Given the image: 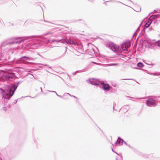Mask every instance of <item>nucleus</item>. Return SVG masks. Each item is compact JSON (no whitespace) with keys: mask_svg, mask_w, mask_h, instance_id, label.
<instances>
[{"mask_svg":"<svg viewBox=\"0 0 160 160\" xmlns=\"http://www.w3.org/2000/svg\"><path fill=\"white\" fill-rule=\"evenodd\" d=\"M132 80V79H122V80Z\"/></svg>","mask_w":160,"mask_h":160,"instance_id":"a878e982","label":"nucleus"},{"mask_svg":"<svg viewBox=\"0 0 160 160\" xmlns=\"http://www.w3.org/2000/svg\"><path fill=\"white\" fill-rule=\"evenodd\" d=\"M71 97H74L75 98H77V97L76 96H73V95H72V96H71Z\"/></svg>","mask_w":160,"mask_h":160,"instance_id":"cd10ccee","label":"nucleus"},{"mask_svg":"<svg viewBox=\"0 0 160 160\" xmlns=\"http://www.w3.org/2000/svg\"><path fill=\"white\" fill-rule=\"evenodd\" d=\"M99 87L105 91H109L112 87L108 83H105L104 81H101L99 85Z\"/></svg>","mask_w":160,"mask_h":160,"instance_id":"423d86ee","label":"nucleus"},{"mask_svg":"<svg viewBox=\"0 0 160 160\" xmlns=\"http://www.w3.org/2000/svg\"><path fill=\"white\" fill-rule=\"evenodd\" d=\"M39 64L40 65H44V66H48V65L47 64H41V63H39Z\"/></svg>","mask_w":160,"mask_h":160,"instance_id":"5701e85b","label":"nucleus"},{"mask_svg":"<svg viewBox=\"0 0 160 160\" xmlns=\"http://www.w3.org/2000/svg\"><path fill=\"white\" fill-rule=\"evenodd\" d=\"M123 142L126 145H128V144L127 143V142H124V141Z\"/></svg>","mask_w":160,"mask_h":160,"instance_id":"bb28decb","label":"nucleus"},{"mask_svg":"<svg viewBox=\"0 0 160 160\" xmlns=\"http://www.w3.org/2000/svg\"><path fill=\"white\" fill-rule=\"evenodd\" d=\"M56 95L58 96V95H59L57 93H56Z\"/></svg>","mask_w":160,"mask_h":160,"instance_id":"4c0bfd02","label":"nucleus"},{"mask_svg":"<svg viewBox=\"0 0 160 160\" xmlns=\"http://www.w3.org/2000/svg\"><path fill=\"white\" fill-rule=\"evenodd\" d=\"M118 63H114V64H113V65H118Z\"/></svg>","mask_w":160,"mask_h":160,"instance_id":"c85d7f7f","label":"nucleus"},{"mask_svg":"<svg viewBox=\"0 0 160 160\" xmlns=\"http://www.w3.org/2000/svg\"><path fill=\"white\" fill-rule=\"evenodd\" d=\"M88 80L90 84L95 86L98 85L99 86L101 82L99 80L94 78H89Z\"/></svg>","mask_w":160,"mask_h":160,"instance_id":"6e6552de","label":"nucleus"},{"mask_svg":"<svg viewBox=\"0 0 160 160\" xmlns=\"http://www.w3.org/2000/svg\"><path fill=\"white\" fill-rule=\"evenodd\" d=\"M53 92H54V93H57V92H56L54 91H53Z\"/></svg>","mask_w":160,"mask_h":160,"instance_id":"473e14b6","label":"nucleus"},{"mask_svg":"<svg viewBox=\"0 0 160 160\" xmlns=\"http://www.w3.org/2000/svg\"><path fill=\"white\" fill-rule=\"evenodd\" d=\"M123 140L119 137L115 144H116L117 142H118L119 145H121L123 143Z\"/></svg>","mask_w":160,"mask_h":160,"instance_id":"f8f14e48","label":"nucleus"},{"mask_svg":"<svg viewBox=\"0 0 160 160\" xmlns=\"http://www.w3.org/2000/svg\"><path fill=\"white\" fill-rule=\"evenodd\" d=\"M128 45L126 44H123L121 46V48L122 50L123 51H128Z\"/></svg>","mask_w":160,"mask_h":160,"instance_id":"ddd939ff","label":"nucleus"},{"mask_svg":"<svg viewBox=\"0 0 160 160\" xmlns=\"http://www.w3.org/2000/svg\"><path fill=\"white\" fill-rule=\"evenodd\" d=\"M152 12H151V13H150L148 15H149L150 14L152 13Z\"/></svg>","mask_w":160,"mask_h":160,"instance_id":"72a5a7b5","label":"nucleus"},{"mask_svg":"<svg viewBox=\"0 0 160 160\" xmlns=\"http://www.w3.org/2000/svg\"><path fill=\"white\" fill-rule=\"evenodd\" d=\"M156 45H157L158 46L160 47V40H158L157 41L156 43Z\"/></svg>","mask_w":160,"mask_h":160,"instance_id":"aec40b11","label":"nucleus"},{"mask_svg":"<svg viewBox=\"0 0 160 160\" xmlns=\"http://www.w3.org/2000/svg\"><path fill=\"white\" fill-rule=\"evenodd\" d=\"M139 27H138V28L137 29V30H136V31H137L138 30V29H139Z\"/></svg>","mask_w":160,"mask_h":160,"instance_id":"c9c22d12","label":"nucleus"},{"mask_svg":"<svg viewBox=\"0 0 160 160\" xmlns=\"http://www.w3.org/2000/svg\"><path fill=\"white\" fill-rule=\"evenodd\" d=\"M58 97H60V98H63V97L62 96H61V95H58Z\"/></svg>","mask_w":160,"mask_h":160,"instance_id":"393cba45","label":"nucleus"},{"mask_svg":"<svg viewBox=\"0 0 160 160\" xmlns=\"http://www.w3.org/2000/svg\"><path fill=\"white\" fill-rule=\"evenodd\" d=\"M127 146H129V147H131V148H132V147H130L129 145L128 144V145H127Z\"/></svg>","mask_w":160,"mask_h":160,"instance_id":"2f4dec72","label":"nucleus"},{"mask_svg":"<svg viewBox=\"0 0 160 160\" xmlns=\"http://www.w3.org/2000/svg\"><path fill=\"white\" fill-rule=\"evenodd\" d=\"M152 22V21H148L144 25V28H148Z\"/></svg>","mask_w":160,"mask_h":160,"instance_id":"2eb2a0df","label":"nucleus"},{"mask_svg":"<svg viewBox=\"0 0 160 160\" xmlns=\"http://www.w3.org/2000/svg\"><path fill=\"white\" fill-rule=\"evenodd\" d=\"M11 105L10 104L8 105L7 106H5L3 108V109L4 111H6L10 108Z\"/></svg>","mask_w":160,"mask_h":160,"instance_id":"f3484780","label":"nucleus"},{"mask_svg":"<svg viewBox=\"0 0 160 160\" xmlns=\"http://www.w3.org/2000/svg\"><path fill=\"white\" fill-rule=\"evenodd\" d=\"M48 92H53V91H49V90H48Z\"/></svg>","mask_w":160,"mask_h":160,"instance_id":"c756f323","label":"nucleus"},{"mask_svg":"<svg viewBox=\"0 0 160 160\" xmlns=\"http://www.w3.org/2000/svg\"><path fill=\"white\" fill-rule=\"evenodd\" d=\"M40 89H41V90H42V88L41 87L40 88Z\"/></svg>","mask_w":160,"mask_h":160,"instance_id":"79ce46f5","label":"nucleus"},{"mask_svg":"<svg viewBox=\"0 0 160 160\" xmlns=\"http://www.w3.org/2000/svg\"><path fill=\"white\" fill-rule=\"evenodd\" d=\"M49 68L51 69H52L51 67H49Z\"/></svg>","mask_w":160,"mask_h":160,"instance_id":"e433bc0d","label":"nucleus"},{"mask_svg":"<svg viewBox=\"0 0 160 160\" xmlns=\"http://www.w3.org/2000/svg\"><path fill=\"white\" fill-rule=\"evenodd\" d=\"M153 12L155 13H157V14L155 15H153L151 16H150L149 17V19H155L160 16V10H154Z\"/></svg>","mask_w":160,"mask_h":160,"instance_id":"1a4fd4ad","label":"nucleus"},{"mask_svg":"<svg viewBox=\"0 0 160 160\" xmlns=\"http://www.w3.org/2000/svg\"><path fill=\"white\" fill-rule=\"evenodd\" d=\"M137 66L138 67L141 68L144 66V65L142 63L139 62L137 63Z\"/></svg>","mask_w":160,"mask_h":160,"instance_id":"dca6fc26","label":"nucleus"},{"mask_svg":"<svg viewBox=\"0 0 160 160\" xmlns=\"http://www.w3.org/2000/svg\"><path fill=\"white\" fill-rule=\"evenodd\" d=\"M112 85L114 87H118L117 86V84L114 83H112Z\"/></svg>","mask_w":160,"mask_h":160,"instance_id":"412c9836","label":"nucleus"},{"mask_svg":"<svg viewBox=\"0 0 160 160\" xmlns=\"http://www.w3.org/2000/svg\"><path fill=\"white\" fill-rule=\"evenodd\" d=\"M80 71H79V70H78V71H76L75 72H73L72 73V75L73 76H74L77 73H78Z\"/></svg>","mask_w":160,"mask_h":160,"instance_id":"4be33fe9","label":"nucleus"},{"mask_svg":"<svg viewBox=\"0 0 160 160\" xmlns=\"http://www.w3.org/2000/svg\"><path fill=\"white\" fill-rule=\"evenodd\" d=\"M22 82L18 81L14 82L10 85L8 86L5 87V90L1 89L2 97L7 99H10L14 94L19 83Z\"/></svg>","mask_w":160,"mask_h":160,"instance_id":"f03ea898","label":"nucleus"},{"mask_svg":"<svg viewBox=\"0 0 160 160\" xmlns=\"http://www.w3.org/2000/svg\"><path fill=\"white\" fill-rule=\"evenodd\" d=\"M31 59H33V58H30L29 57L26 56L22 57L20 58V60L21 61H24L25 60L30 61Z\"/></svg>","mask_w":160,"mask_h":160,"instance_id":"9b49d317","label":"nucleus"},{"mask_svg":"<svg viewBox=\"0 0 160 160\" xmlns=\"http://www.w3.org/2000/svg\"><path fill=\"white\" fill-rule=\"evenodd\" d=\"M81 20H79V21H81Z\"/></svg>","mask_w":160,"mask_h":160,"instance_id":"de8ad7c7","label":"nucleus"},{"mask_svg":"<svg viewBox=\"0 0 160 160\" xmlns=\"http://www.w3.org/2000/svg\"><path fill=\"white\" fill-rule=\"evenodd\" d=\"M112 151L113 152H114V151H113V149H112Z\"/></svg>","mask_w":160,"mask_h":160,"instance_id":"ea45409f","label":"nucleus"},{"mask_svg":"<svg viewBox=\"0 0 160 160\" xmlns=\"http://www.w3.org/2000/svg\"><path fill=\"white\" fill-rule=\"evenodd\" d=\"M113 109L115 110V111H117V110L116 109H114V107H113Z\"/></svg>","mask_w":160,"mask_h":160,"instance_id":"f704fd0d","label":"nucleus"},{"mask_svg":"<svg viewBox=\"0 0 160 160\" xmlns=\"http://www.w3.org/2000/svg\"><path fill=\"white\" fill-rule=\"evenodd\" d=\"M52 42H60L62 43H66L70 45H78L77 42L74 39L69 38V39L64 38H61L60 39H53L52 40Z\"/></svg>","mask_w":160,"mask_h":160,"instance_id":"7ed1b4c3","label":"nucleus"},{"mask_svg":"<svg viewBox=\"0 0 160 160\" xmlns=\"http://www.w3.org/2000/svg\"><path fill=\"white\" fill-rule=\"evenodd\" d=\"M106 2H119V3H121L122 4H124L122 3V2H119V1H117L110 0V1H107Z\"/></svg>","mask_w":160,"mask_h":160,"instance_id":"6ab92c4d","label":"nucleus"},{"mask_svg":"<svg viewBox=\"0 0 160 160\" xmlns=\"http://www.w3.org/2000/svg\"><path fill=\"white\" fill-rule=\"evenodd\" d=\"M29 97V96H26V97Z\"/></svg>","mask_w":160,"mask_h":160,"instance_id":"49530a36","label":"nucleus"},{"mask_svg":"<svg viewBox=\"0 0 160 160\" xmlns=\"http://www.w3.org/2000/svg\"><path fill=\"white\" fill-rule=\"evenodd\" d=\"M157 102L154 98H149L146 101V104L149 107H155L157 105Z\"/></svg>","mask_w":160,"mask_h":160,"instance_id":"39448f33","label":"nucleus"},{"mask_svg":"<svg viewBox=\"0 0 160 160\" xmlns=\"http://www.w3.org/2000/svg\"><path fill=\"white\" fill-rule=\"evenodd\" d=\"M108 46L110 49L115 52H118L119 49L118 46L115 45L113 43L110 42L108 43Z\"/></svg>","mask_w":160,"mask_h":160,"instance_id":"0eeeda50","label":"nucleus"},{"mask_svg":"<svg viewBox=\"0 0 160 160\" xmlns=\"http://www.w3.org/2000/svg\"><path fill=\"white\" fill-rule=\"evenodd\" d=\"M122 108L123 109V112H126L128 111L129 108V106L128 105H126L123 106Z\"/></svg>","mask_w":160,"mask_h":160,"instance_id":"4468645a","label":"nucleus"},{"mask_svg":"<svg viewBox=\"0 0 160 160\" xmlns=\"http://www.w3.org/2000/svg\"><path fill=\"white\" fill-rule=\"evenodd\" d=\"M141 11V8H140V10H139V11Z\"/></svg>","mask_w":160,"mask_h":160,"instance_id":"37998d69","label":"nucleus"},{"mask_svg":"<svg viewBox=\"0 0 160 160\" xmlns=\"http://www.w3.org/2000/svg\"><path fill=\"white\" fill-rule=\"evenodd\" d=\"M87 52L89 54L92 56H94L95 54L94 50L93 48H92L91 49H88Z\"/></svg>","mask_w":160,"mask_h":160,"instance_id":"9d476101","label":"nucleus"},{"mask_svg":"<svg viewBox=\"0 0 160 160\" xmlns=\"http://www.w3.org/2000/svg\"><path fill=\"white\" fill-rule=\"evenodd\" d=\"M44 21L45 22H48V21H45V20H44Z\"/></svg>","mask_w":160,"mask_h":160,"instance_id":"a19ab883","label":"nucleus"},{"mask_svg":"<svg viewBox=\"0 0 160 160\" xmlns=\"http://www.w3.org/2000/svg\"><path fill=\"white\" fill-rule=\"evenodd\" d=\"M16 41L7 42H3L0 46V58L4 57L6 55V48L5 46L8 45H13L15 44L21 43L23 42L25 40L27 41H32L35 42L32 46L36 47L38 46L37 44H45L47 43V40L46 38H43L41 36H25L23 37H17L15 38ZM40 45H38L40 46ZM1 61L0 59V63Z\"/></svg>","mask_w":160,"mask_h":160,"instance_id":"f257e3e1","label":"nucleus"},{"mask_svg":"<svg viewBox=\"0 0 160 160\" xmlns=\"http://www.w3.org/2000/svg\"><path fill=\"white\" fill-rule=\"evenodd\" d=\"M69 95V96H72V95H71L69 93H67Z\"/></svg>","mask_w":160,"mask_h":160,"instance_id":"7c9ffc66","label":"nucleus"},{"mask_svg":"<svg viewBox=\"0 0 160 160\" xmlns=\"http://www.w3.org/2000/svg\"><path fill=\"white\" fill-rule=\"evenodd\" d=\"M147 155H146V156H145V157H147Z\"/></svg>","mask_w":160,"mask_h":160,"instance_id":"a18cd8bd","label":"nucleus"},{"mask_svg":"<svg viewBox=\"0 0 160 160\" xmlns=\"http://www.w3.org/2000/svg\"><path fill=\"white\" fill-rule=\"evenodd\" d=\"M159 36H160V34H159Z\"/></svg>","mask_w":160,"mask_h":160,"instance_id":"09e8293b","label":"nucleus"},{"mask_svg":"<svg viewBox=\"0 0 160 160\" xmlns=\"http://www.w3.org/2000/svg\"><path fill=\"white\" fill-rule=\"evenodd\" d=\"M147 44L148 48L151 49H154L153 46L151 43L147 42Z\"/></svg>","mask_w":160,"mask_h":160,"instance_id":"a211bd4d","label":"nucleus"},{"mask_svg":"<svg viewBox=\"0 0 160 160\" xmlns=\"http://www.w3.org/2000/svg\"><path fill=\"white\" fill-rule=\"evenodd\" d=\"M41 91L42 92H43V91H42V90H41Z\"/></svg>","mask_w":160,"mask_h":160,"instance_id":"c03bdc74","label":"nucleus"},{"mask_svg":"<svg viewBox=\"0 0 160 160\" xmlns=\"http://www.w3.org/2000/svg\"><path fill=\"white\" fill-rule=\"evenodd\" d=\"M153 29V28H152V27L150 28H149V31H151V30H152Z\"/></svg>","mask_w":160,"mask_h":160,"instance_id":"b1692460","label":"nucleus"},{"mask_svg":"<svg viewBox=\"0 0 160 160\" xmlns=\"http://www.w3.org/2000/svg\"><path fill=\"white\" fill-rule=\"evenodd\" d=\"M15 77V75L14 73L10 72L3 74L1 79L3 81H4L5 80H10L11 79L14 78Z\"/></svg>","mask_w":160,"mask_h":160,"instance_id":"20e7f679","label":"nucleus"},{"mask_svg":"<svg viewBox=\"0 0 160 160\" xmlns=\"http://www.w3.org/2000/svg\"><path fill=\"white\" fill-rule=\"evenodd\" d=\"M15 103H16L17 102V100H16V101H15Z\"/></svg>","mask_w":160,"mask_h":160,"instance_id":"58836bf2","label":"nucleus"}]
</instances>
